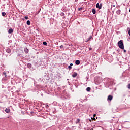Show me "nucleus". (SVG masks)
I'll return each mask as SVG.
<instances>
[{
    "instance_id": "nucleus-26",
    "label": "nucleus",
    "mask_w": 130,
    "mask_h": 130,
    "mask_svg": "<svg viewBox=\"0 0 130 130\" xmlns=\"http://www.w3.org/2000/svg\"><path fill=\"white\" fill-rule=\"evenodd\" d=\"M82 10V7H80V8H78V11H81Z\"/></svg>"
},
{
    "instance_id": "nucleus-17",
    "label": "nucleus",
    "mask_w": 130,
    "mask_h": 130,
    "mask_svg": "<svg viewBox=\"0 0 130 130\" xmlns=\"http://www.w3.org/2000/svg\"><path fill=\"white\" fill-rule=\"evenodd\" d=\"M79 122H80V119H77V121L76 122V124H78V123H79Z\"/></svg>"
},
{
    "instance_id": "nucleus-33",
    "label": "nucleus",
    "mask_w": 130,
    "mask_h": 130,
    "mask_svg": "<svg viewBox=\"0 0 130 130\" xmlns=\"http://www.w3.org/2000/svg\"><path fill=\"white\" fill-rule=\"evenodd\" d=\"M129 12H130V9L129 10Z\"/></svg>"
},
{
    "instance_id": "nucleus-8",
    "label": "nucleus",
    "mask_w": 130,
    "mask_h": 130,
    "mask_svg": "<svg viewBox=\"0 0 130 130\" xmlns=\"http://www.w3.org/2000/svg\"><path fill=\"white\" fill-rule=\"evenodd\" d=\"M6 52H7V53H10V52H11V49L10 48H8L6 50Z\"/></svg>"
},
{
    "instance_id": "nucleus-16",
    "label": "nucleus",
    "mask_w": 130,
    "mask_h": 130,
    "mask_svg": "<svg viewBox=\"0 0 130 130\" xmlns=\"http://www.w3.org/2000/svg\"><path fill=\"white\" fill-rule=\"evenodd\" d=\"M2 15L3 17H5V16H6V12H2Z\"/></svg>"
},
{
    "instance_id": "nucleus-34",
    "label": "nucleus",
    "mask_w": 130,
    "mask_h": 130,
    "mask_svg": "<svg viewBox=\"0 0 130 130\" xmlns=\"http://www.w3.org/2000/svg\"><path fill=\"white\" fill-rule=\"evenodd\" d=\"M89 121H91V120H89Z\"/></svg>"
},
{
    "instance_id": "nucleus-27",
    "label": "nucleus",
    "mask_w": 130,
    "mask_h": 130,
    "mask_svg": "<svg viewBox=\"0 0 130 130\" xmlns=\"http://www.w3.org/2000/svg\"><path fill=\"white\" fill-rule=\"evenodd\" d=\"M128 89H130V83L128 85Z\"/></svg>"
},
{
    "instance_id": "nucleus-5",
    "label": "nucleus",
    "mask_w": 130,
    "mask_h": 130,
    "mask_svg": "<svg viewBox=\"0 0 130 130\" xmlns=\"http://www.w3.org/2000/svg\"><path fill=\"white\" fill-rule=\"evenodd\" d=\"M96 8H98L99 10H101V7H100L99 3H97L96 4Z\"/></svg>"
},
{
    "instance_id": "nucleus-15",
    "label": "nucleus",
    "mask_w": 130,
    "mask_h": 130,
    "mask_svg": "<svg viewBox=\"0 0 130 130\" xmlns=\"http://www.w3.org/2000/svg\"><path fill=\"white\" fill-rule=\"evenodd\" d=\"M90 90H91V88H90V87H87V88H86V91H87V92H90Z\"/></svg>"
},
{
    "instance_id": "nucleus-29",
    "label": "nucleus",
    "mask_w": 130,
    "mask_h": 130,
    "mask_svg": "<svg viewBox=\"0 0 130 130\" xmlns=\"http://www.w3.org/2000/svg\"><path fill=\"white\" fill-rule=\"evenodd\" d=\"M71 67H72L73 66V63H70V65Z\"/></svg>"
},
{
    "instance_id": "nucleus-2",
    "label": "nucleus",
    "mask_w": 130,
    "mask_h": 130,
    "mask_svg": "<svg viewBox=\"0 0 130 130\" xmlns=\"http://www.w3.org/2000/svg\"><path fill=\"white\" fill-rule=\"evenodd\" d=\"M113 99V96L111 95H110L108 96L107 100L108 101H111Z\"/></svg>"
},
{
    "instance_id": "nucleus-1",
    "label": "nucleus",
    "mask_w": 130,
    "mask_h": 130,
    "mask_svg": "<svg viewBox=\"0 0 130 130\" xmlns=\"http://www.w3.org/2000/svg\"><path fill=\"white\" fill-rule=\"evenodd\" d=\"M118 45L120 49H124V45H123V41L120 40L118 42Z\"/></svg>"
},
{
    "instance_id": "nucleus-24",
    "label": "nucleus",
    "mask_w": 130,
    "mask_h": 130,
    "mask_svg": "<svg viewBox=\"0 0 130 130\" xmlns=\"http://www.w3.org/2000/svg\"><path fill=\"white\" fill-rule=\"evenodd\" d=\"M25 19H26V20H28V16H25Z\"/></svg>"
},
{
    "instance_id": "nucleus-31",
    "label": "nucleus",
    "mask_w": 130,
    "mask_h": 130,
    "mask_svg": "<svg viewBox=\"0 0 130 130\" xmlns=\"http://www.w3.org/2000/svg\"><path fill=\"white\" fill-rule=\"evenodd\" d=\"M93 119H94V120H96V119H95V118H93Z\"/></svg>"
},
{
    "instance_id": "nucleus-12",
    "label": "nucleus",
    "mask_w": 130,
    "mask_h": 130,
    "mask_svg": "<svg viewBox=\"0 0 130 130\" xmlns=\"http://www.w3.org/2000/svg\"><path fill=\"white\" fill-rule=\"evenodd\" d=\"M120 12H121V11H120V10H118L116 11V14L117 15H120Z\"/></svg>"
},
{
    "instance_id": "nucleus-4",
    "label": "nucleus",
    "mask_w": 130,
    "mask_h": 130,
    "mask_svg": "<svg viewBox=\"0 0 130 130\" xmlns=\"http://www.w3.org/2000/svg\"><path fill=\"white\" fill-rule=\"evenodd\" d=\"M24 52L26 54L29 52V49H28V48H24Z\"/></svg>"
},
{
    "instance_id": "nucleus-9",
    "label": "nucleus",
    "mask_w": 130,
    "mask_h": 130,
    "mask_svg": "<svg viewBox=\"0 0 130 130\" xmlns=\"http://www.w3.org/2000/svg\"><path fill=\"white\" fill-rule=\"evenodd\" d=\"M78 76V74L77 73H75L74 74L72 75L73 78H76Z\"/></svg>"
},
{
    "instance_id": "nucleus-3",
    "label": "nucleus",
    "mask_w": 130,
    "mask_h": 130,
    "mask_svg": "<svg viewBox=\"0 0 130 130\" xmlns=\"http://www.w3.org/2000/svg\"><path fill=\"white\" fill-rule=\"evenodd\" d=\"M14 32V30L12 29V28H10L8 30L9 34H12Z\"/></svg>"
},
{
    "instance_id": "nucleus-32",
    "label": "nucleus",
    "mask_w": 130,
    "mask_h": 130,
    "mask_svg": "<svg viewBox=\"0 0 130 130\" xmlns=\"http://www.w3.org/2000/svg\"><path fill=\"white\" fill-rule=\"evenodd\" d=\"M46 107H48V105H47V106H46Z\"/></svg>"
},
{
    "instance_id": "nucleus-13",
    "label": "nucleus",
    "mask_w": 130,
    "mask_h": 130,
    "mask_svg": "<svg viewBox=\"0 0 130 130\" xmlns=\"http://www.w3.org/2000/svg\"><path fill=\"white\" fill-rule=\"evenodd\" d=\"M26 24L27 25H28V26H30V24H31V22L29 20H27L26 22Z\"/></svg>"
},
{
    "instance_id": "nucleus-21",
    "label": "nucleus",
    "mask_w": 130,
    "mask_h": 130,
    "mask_svg": "<svg viewBox=\"0 0 130 130\" xmlns=\"http://www.w3.org/2000/svg\"><path fill=\"white\" fill-rule=\"evenodd\" d=\"M106 85H107V86H109L110 84H109V82H107L106 83Z\"/></svg>"
},
{
    "instance_id": "nucleus-25",
    "label": "nucleus",
    "mask_w": 130,
    "mask_h": 130,
    "mask_svg": "<svg viewBox=\"0 0 130 130\" xmlns=\"http://www.w3.org/2000/svg\"><path fill=\"white\" fill-rule=\"evenodd\" d=\"M60 48H63V45L60 46Z\"/></svg>"
},
{
    "instance_id": "nucleus-20",
    "label": "nucleus",
    "mask_w": 130,
    "mask_h": 130,
    "mask_svg": "<svg viewBox=\"0 0 130 130\" xmlns=\"http://www.w3.org/2000/svg\"><path fill=\"white\" fill-rule=\"evenodd\" d=\"M64 15V13H63V12H62L60 14V16H61V17L63 16Z\"/></svg>"
},
{
    "instance_id": "nucleus-7",
    "label": "nucleus",
    "mask_w": 130,
    "mask_h": 130,
    "mask_svg": "<svg viewBox=\"0 0 130 130\" xmlns=\"http://www.w3.org/2000/svg\"><path fill=\"white\" fill-rule=\"evenodd\" d=\"M75 64H76L77 66H79V64H80V60H77L75 61Z\"/></svg>"
},
{
    "instance_id": "nucleus-18",
    "label": "nucleus",
    "mask_w": 130,
    "mask_h": 130,
    "mask_svg": "<svg viewBox=\"0 0 130 130\" xmlns=\"http://www.w3.org/2000/svg\"><path fill=\"white\" fill-rule=\"evenodd\" d=\"M43 45H47V43L46 42H43Z\"/></svg>"
},
{
    "instance_id": "nucleus-6",
    "label": "nucleus",
    "mask_w": 130,
    "mask_h": 130,
    "mask_svg": "<svg viewBox=\"0 0 130 130\" xmlns=\"http://www.w3.org/2000/svg\"><path fill=\"white\" fill-rule=\"evenodd\" d=\"M92 39V36H90L87 39V41H85V42H88V41H90Z\"/></svg>"
},
{
    "instance_id": "nucleus-22",
    "label": "nucleus",
    "mask_w": 130,
    "mask_h": 130,
    "mask_svg": "<svg viewBox=\"0 0 130 130\" xmlns=\"http://www.w3.org/2000/svg\"><path fill=\"white\" fill-rule=\"evenodd\" d=\"M100 7H101V9H102V3H100Z\"/></svg>"
},
{
    "instance_id": "nucleus-23",
    "label": "nucleus",
    "mask_w": 130,
    "mask_h": 130,
    "mask_svg": "<svg viewBox=\"0 0 130 130\" xmlns=\"http://www.w3.org/2000/svg\"><path fill=\"white\" fill-rule=\"evenodd\" d=\"M68 69H69V70H71V69H72V66H68Z\"/></svg>"
},
{
    "instance_id": "nucleus-14",
    "label": "nucleus",
    "mask_w": 130,
    "mask_h": 130,
    "mask_svg": "<svg viewBox=\"0 0 130 130\" xmlns=\"http://www.w3.org/2000/svg\"><path fill=\"white\" fill-rule=\"evenodd\" d=\"M3 76V77H7V73H6V72H4Z\"/></svg>"
},
{
    "instance_id": "nucleus-28",
    "label": "nucleus",
    "mask_w": 130,
    "mask_h": 130,
    "mask_svg": "<svg viewBox=\"0 0 130 130\" xmlns=\"http://www.w3.org/2000/svg\"><path fill=\"white\" fill-rule=\"evenodd\" d=\"M89 50H92V48H89Z\"/></svg>"
},
{
    "instance_id": "nucleus-19",
    "label": "nucleus",
    "mask_w": 130,
    "mask_h": 130,
    "mask_svg": "<svg viewBox=\"0 0 130 130\" xmlns=\"http://www.w3.org/2000/svg\"><path fill=\"white\" fill-rule=\"evenodd\" d=\"M27 67L28 68H31V67H32V64L28 63L27 64Z\"/></svg>"
},
{
    "instance_id": "nucleus-10",
    "label": "nucleus",
    "mask_w": 130,
    "mask_h": 130,
    "mask_svg": "<svg viewBox=\"0 0 130 130\" xmlns=\"http://www.w3.org/2000/svg\"><path fill=\"white\" fill-rule=\"evenodd\" d=\"M92 13L95 15V14H96V10H95V9H92Z\"/></svg>"
},
{
    "instance_id": "nucleus-11",
    "label": "nucleus",
    "mask_w": 130,
    "mask_h": 130,
    "mask_svg": "<svg viewBox=\"0 0 130 130\" xmlns=\"http://www.w3.org/2000/svg\"><path fill=\"white\" fill-rule=\"evenodd\" d=\"M5 112H6V113H9V112H10V109L6 108L5 109Z\"/></svg>"
},
{
    "instance_id": "nucleus-30",
    "label": "nucleus",
    "mask_w": 130,
    "mask_h": 130,
    "mask_svg": "<svg viewBox=\"0 0 130 130\" xmlns=\"http://www.w3.org/2000/svg\"><path fill=\"white\" fill-rule=\"evenodd\" d=\"M123 51H124V52H125V53L126 52V50H124Z\"/></svg>"
}]
</instances>
